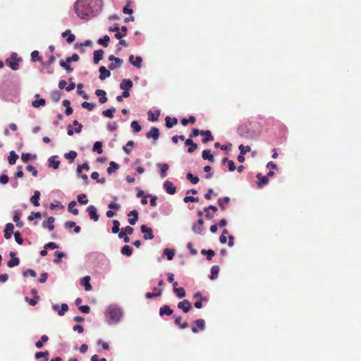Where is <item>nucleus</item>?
Returning <instances> with one entry per match:
<instances>
[{
	"instance_id": "55",
	"label": "nucleus",
	"mask_w": 361,
	"mask_h": 361,
	"mask_svg": "<svg viewBox=\"0 0 361 361\" xmlns=\"http://www.w3.org/2000/svg\"><path fill=\"white\" fill-rule=\"evenodd\" d=\"M56 258L54 259V263L55 264H59L61 262V259L65 256V254L63 252H56Z\"/></svg>"
},
{
	"instance_id": "41",
	"label": "nucleus",
	"mask_w": 361,
	"mask_h": 361,
	"mask_svg": "<svg viewBox=\"0 0 361 361\" xmlns=\"http://www.w3.org/2000/svg\"><path fill=\"white\" fill-rule=\"evenodd\" d=\"M158 166H161L160 169V176L162 178H165L166 176V171L169 169V166L167 164H158Z\"/></svg>"
},
{
	"instance_id": "40",
	"label": "nucleus",
	"mask_w": 361,
	"mask_h": 361,
	"mask_svg": "<svg viewBox=\"0 0 361 361\" xmlns=\"http://www.w3.org/2000/svg\"><path fill=\"white\" fill-rule=\"evenodd\" d=\"M75 206H76V202L75 201H71L68 204V212L72 213L73 214L78 215V210L75 208Z\"/></svg>"
},
{
	"instance_id": "42",
	"label": "nucleus",
	"mask_w": 361,
	"mask_h": 361,
	"mask_svg": "<svg viewBox=\"0 0 361 361\" xmlns=\"http://www.w3.org/2000/svg\"><path fill=\"white\" fill-rule=\"evenodd\" d=\"M93 151L96 152L99 154H102V143L99 141L95 142L93 145Z\"/></svg>"
},
{
	"instance_id": "4",
	"label": "nucleus",
	"mask_w": 361,
	"mask_h": 361,
	"mask_svg": "<svg viewBox=\"0 0 361 361\" xmlns=\"http://www.w3.org/2000/svg\"><path fill=\"white\" fill-rule=\"evenodd\" d=\"M205 329V322L202 319H198L193 322L192 331L193 333L196 334L199 331V330H204Z\"/></svg>"
},
{
	"instance_id": "52",
	"label": "nucleus",
	"mask_w": 361,
	"mask_h": 361,
	"mask_svg": "<svg viewBox=\"0 0 361 361\" xmlns=\"http://www.w3.org/2000/svg\"><path fill=\"white\" fill-rule=\"evenodd\" d=\"M186 178L192 184H197L199 182V178L197 176H194L191 173H188Z\"/></svg>"
},
{
	"instance_id": "44",
	"label": "nucleus",
	"mask_w": 361,
	"mask_h": 361,
	"mask_svg": "<svg viewBox=\"0 0 361 361\" xmlns=\"http://www.w3.org/2000/svg\"><path fill=\"white\" fill-rule=\"evenodd\" d=\"M201 253H202V255H207V259L208 260H212V258L214 257V256L215 255V252H214V250H202L201 251Z\"/></svg>"
},
{
	"instance_id": "61",
	"label": "nucleus",
	"mask_w": 361,
	"mask_h": 361,
	"mask_svg": "<svg viewBox=\"0 0 361 361\" xmlns=\"http://www.w3.org/2000/svg\"><path fill=\"white\" fill-rule=\"evenodd\" d=\"M238 148L240 150V153L243 155L249 152L251 149L250 146H245L243 145H240Z\"/></svg>"
},
{
	"instance_id": "27",
	"label": "nucleus",
	"mask_w": 361,
	"mask_h": 361,
	"mask_svg": "<svg viewBox=\"0 0 361 361\" xmlns=\"http://www.w3.org/2000/svg\"><path fill=\"white\" fill-rule=\"evenodd\" d=\"M114 63H111L109 65V68L111 70H114L117 68H119L123 63V59L116 57V59L113 61Z\"/></svg>"
},
{
	"instance_id": "26",
	"label": "nucleus",
	"mask_w": 361,
	"mask_h": 361,
	"mask_svg": "<svg viewBox=\"0 0 361 361\" xmlns=\"http://www.w3.org/2000/svg\"><path fill=\"white\" fill-rule=\"evenodd\" d=\"M39 197H40V192L38 190H35L34 192V195L30 198V202L32 204H33L34 206L38 207L39 206Z\"/></svg>"
},
{
	"instance_id": "8",
	"label": "nucleus",
	"mask_w": 361,
	"mask_h": 361,
	"mask_svg": "<svg viewBox=\"0 0 361 361\" xmlns=\"http://www.w3.org/2000/svg\"><path fill=\"white\" fill-rule=\"evenodd\" d=\"M146 137L148 139L153 138L157 140L159 137V130L157 127H152L149 132L147 133Z\"/></svg>"
},
{
	"instance_id": "53",
	"label": "nucleus",
	"mask_w": 361,
	"mask_h": 361,
	"mask_svg": "<svg viewBox=\"0 0 361 361\" xmlns=\"http://www.w3.org/2000/svg\"><path fill=\"white\" fill-rule=\"evenodd\" d=\"M81 106L84 109H88L89 111H92L95 108L96 104L87 102H84L82 103Z\"/></svg>"
},
{
	"instance_id": "1",
	"label": "nucleus",
	"mask_w": 361,
	"mask_h": 361,
	"mask_svg": "<svg viewBox=\"0 0 361 361\" xmlns=\"http://www.w3.org/2000/svg\"><path fill=\"white\" fill-rule=\"evenodd\" d=\"M102 0H77L74 11L77 16L83 20L95 16L102 9Z\"/></svg>"
},
{
	"instance_id": "9",
	"label": "nucleus",
	"mask_w": 361,
	"mask_h": 361,
	"mask_svg": "<svg viewBox=\"0 0 361 361\" xmlns=\"http://www.w3.org/2000/svg\"><path fill=\"white\" fill-rule=\"evenodd\" d=\"M178 282H173V290L176 295L179 298H183L185 296V291L183 287L177 288Z\"/></svg>"
},
{
	"instance_id": "13",
	"label": "nucleus",
	"mask_w": 361,
	"mask_h": 361,
	"mask_svg": "<svg viewBox=\"0 0 361 361\" xmlns=\"http://www.w3.org/2000/svg\"><path fill=\"white\" fill-rule=\"evenodd\" d=\"M15 252H11L10 256L11 259L7 262V266L10 268L16 267L19 264L20 260L18 257H15Z\"/></svg>"
},
{
	"instance_id": "7",
	"label": "nucleus",
	"mask_w": 361,
	"mask_h": 361,
	"mask_svg": "<svg viewBox=\"0 0 361 361\" xmlns=\"http://www.w3.org/2000/svg\"><path fill=\"white\" fill-rule=\"evenodd\" d=\"M178 307L183 310V312H188L192 308L191 303L188 300H184L178 304Z\"/></svg>"
},
{
	"instance_id": "30",
	"label": "nucleus",
	"mask_w": 361,
	"mask_h": 361,
	"mask_svg": "<svg viewBox=\"0 0 361 361\" xmlns=\"http://www.w3.org/2000/svg\"><path fill=\"white\" fill-rule=\"evenodd\" d=\"M166 121V126L168 128H172L173 126L176 125L178 123V120L176 118H171L169 116H166L165 118Z\"/></svg>"
},
{
	"instance_id": "49",
	"label": "nucleus",
	"mask_w": 361,
	"mask_h": 361,
	"mask_svg": "<svg viewBox=\"0 0 361 361\" xmlns=\"http://www.w3.org/2000/svg\"><path fill=\"white\" fill-rule=\"evenodd\" d=\"M116 111V109L112 107L102 111L103 116L112 118L114 117V113Z\"/></svg>"
},
{
	"instance_id": "6",
	"label": "nucleus",
	"mask_w": 361,
	"mask_h": 361,
	"mask_svg": "<svg viewBox=\"0 0 361 361\" xmlns=\"http://www.w3.org/2000/svg\"><path fill=\"white\" fill-rule=\"evenodd\" d=\"M87 211L89 214L90 218L92 219L94 221H98L99 215L97 214V208L93 205H90Z\"/></svg>"
},
{
	"instance_id": "60",
	"label": "nucleus",
	"mask_w": 361,
	"mask_h": 361,
	"mask_svg": "<svg viewBox=\"0 0 361 361\" xmlns=\"http://www.w3.org/2000/svg\"><path fill=\"white\" fill-rule=\"evenodd\" d=\"M119 226H120L119 221L118 220H114L113 221L112 233H118L120 230Z\"/></svg>"
},
{
	"instance_id": "32",
	"label": "nucleus",
	"mask_w": 361,
	"mask_h": 361,
	"mask_svg": "<svg viewBox=\"0 0 361 361\" xmlns=\"http://www.w3.org/2000/svg\"><path fill=\"white\" fill-rule=\"evenodd\" d=\"M21 214L18 211H15L13 216V221L16 222V226L19 228H21L23 226V222L20 221Z\"/></svg>"
},
{
	"instance_id": "46",
	"label": "nucleus",
	"mask_w": 361,
	"mask_h": 361,
	"mask_svg": "<svg viewBox=\"0 0 361 361\" xmlns=\"http://www.w3.org/2000/svg\"><path fill=\"white\" fill-rule=\"evenodd\" d=\"M82 87H83V85L82 83L78 84V85H77L78 94L79 95H80L83 99H87L89 98V97L83 90H82Z\"/></svg>"
},
{
	"instance_id": "28",
	"label": "nucleus",
	"mask_w": 361,
	"mask_h": 361,
	"mask_svg": "<svg viewBox=\"0 0 361 361\" xmlns=\"http://www.w3.org/2000/svg\"><path fill=\"white\" fill-rule=\"evenodd\" d=\"M229 202H230V198L228 197H221L218 200V204L222 210H225V209L226 208V206L229 203Z\"/></svg>"
},
{
	"instance_id": "20",
	"label": "nucleus",
	"mask_w": 361,
	"mask_h": 361,
	"mask_svg": "<svg viewBox=\"0 0 361 361\" xmlns=\"http://www.w3.org/2000/svg\"><path fill=\"white\" fill-rule=\"evenodd\" d=\"M99 79L101 80H105L111 75V73L104 66H101L99 69Z\"/></svg>"
},
{
	"instance_id": "64",
	"label": "nucleus",
	"mask_w": 361,
	"mask_h": 361,
	"mask_svg": "<svg viewBox=\"0 0 361 361\" xmlns=\"http://www.w3.org/2000/svg\"><path fill=\"white\" fill-rule=\"evenodd\" d=\"M14 237H15V240L16 241V243L19 245H22L23 243V239L21 236V234L19 231H16L15 233H14Z\"/></svg>"
},
{
	"instance_id": "22",
	"label": "nucleus",
	"mask_w": 361,
	"mask_h": 361,
	"mask_svg": "<svg viewBox=\"0 0 361 361\" xmlns=\"http://www.w3.org/2000/svg\"><path fill=\"white\" fill-rule=\"evenodd\" d=\"M90 277L89 276H86L83 277L81 280V285L85 287V290L86 291H90L92 290V285L90 284Z\"/></svg>"
},
{
	"instance_id": "62",
	"label": "nucleus",
	"mask_w": 361,
	"mask_h": 361,
	"mask_svg": "<svg viewBox=\"0 0 361 361\" xmlns=\"http://www.w3.org/2000/svg\"><path fill=\"white\" fill-rule=\"evenodd\" d=\"M60 310H58V314L60 316L64 315L65 312L68 311V306L66 303H63L60 307Z\"/></svg>"
},
{
	"instance_id": "38",
	"label": "nucleus",
	"mask_w": 361,
	"mask_h": 361,
	"mask_svg": "<svg viewBox=\"0 0 361 361\" xmlns=\"http://www.w3.org/2000/svg\"><path fill=\"white\" fill-rule=\"evenodd\" d=\"M160 115L159 111H156L153 112L152 111H149L148 116H149V120L151 121H156L158 120V118Z\"/></svg>"
},
{
	"instance_id": "23",
	"label": "nucleus",
	"mask_w": 361,
	"mask_h": 361,
	"mask_svg": "<svg viewBox=\"0 0 361 361\" xmlns=\"http://www.w3.org/2000/svg\"><path fill=\"white\" fill-rule=\"evenodd\" d=\"M173 310L169 305H164L159 309V314L160 316L166 315H171L173 314Z\"/></svg>"
},
{
	"instance_id": "24",
	"label": "nucleus",
	"mask_w": 361,
	"mask_h": 361,
	"mask_svg": "<svg viewBox=\"0 0 361 361\" xmlns=\"http://www.w3.org/2000/svg\"><path fill=\"white\" fill-rule=\"evenodd\" d=\"M62 37L66 38V42L69 44L75 41V37L73 34L71 33L70 30H66L65 32L62 33Z\"/></svg>"
},
{
	"instance_id": "25",
	"label": "nucleus",
	"mask_w": 361,
	"mask_h": 361,
	"mask_svg": "<svg viewBox=\"0 0 361 361\" xmlns=\"http://www.w3.org/2000/svg\"><path fill=\"white\" fill-rule=\"evenodd\" d=\"M104 56V51L102 49L96 50L94 51V63L97 64Z\"/></svg>"
},
{
	"instance_id": "21",
	"label": "nucleus",
	"mask_w": 361,
	"mask_h": 361,
	"mask_svg": "<svg viewBox=\"0 0 361 361\" xmlns=\"http://www.w3.org/2000/svg\"><path fill=\"white\" fill-rule=\"evenodd\" d=\"M54 220L55 219L53 216L49 217L47 221H44L42 223V226L44 228H48V229L49 231H53L54 228Z\"/></svg>"
},
{
	"instance_id": "17",
	"label": "nucleus",
	"mask_w": 361,
	"mask_h": 361,
	"mask_svg": "<svg viewBox=\"0 0 361 361\" xmlns=\"http://www.w3.org/2000/svg\"><path fill=\"white\" fill-rule=\"evenodd\" d=\"M133 82L130 79H123L121 84L120 88L123 90H129L133 87Z\"/></svg>"
},
{
	"instance_id": "5",
	"label": "nucleus",
	"mask_w": 361,
	"mask_h": 361,
	"mask_svg": "<svg viewBox=\"0 0 361 361\" xmlns=\"http://www.w3.org/2000/svg\"><path fill=\"white\" fill-rule=\"evenodd\" d=\"M141 232L144 234L145 240H152L154 235L152 233V229L147 227L146 225H142L140 227Z\"/></svg>"
},
{
	"instance_id": "2",
	"label": "nucleus",
	"mask_w": 361,
	"mask_h": 361,
	"mask_svg": "<svg viewBox=\"0 0 361 361\" xmlns=\"http://www.w3.org/2000/svg\"><path fill=\"white\" fill-rule=\"evenodd\" d=\"M122 316L121 308L116 305H110L106 312V317L109 324L118 322Z\"/></svg>"
},
{
	"instance_id": "57",
	"label": "nucleus",
	"mask_w": 361,
	"mask_h": 361,
	"mask_svg": "<svg viewBox=\"0 0 361 361\" xmlns=\"http://www.w3.org/2000/svg\"><path fill=\"white\" fill-rule=\"evenodd\" d=\"M134 142L133 140H130L127 142L126 145L123 147V151L127 154H129L131 152V149L130 148L133 147Z\"/></svg>"
},
{
	"instance_id": "50",
	"label": "nucleus",
	"mask_w": 361,
	"mask_h": 361,
	"mask_svg": "<svg viewBox=\"0 0 361 361\" xmlns=\"http://www.w3.org/2000/svg\"><path fill=\"white\" fill-rule=\"evenodd\" d=\"M66 159H69L71 162L75 159L77 157V152L75 151H70L68 153L64 154Z\"/></svg>"
},
{
	"instance_id": "29",
	"label": "nucleus",
	"mask_w": 361,
	"mask_h": 361,
	"mask_svg": "<svg viewBox=\"0 0 361 361\" xmlns=\"http://www.w3.org/2000/svg\"><path fill=\"white\" fill-rule=\"evenodd\" d=\"M56 156H52L49 157L48 161H49V166L53 167L54 169H56L59 168L60 161L59 160H56Z\"/></svg>"
},
{
	"instance_id": "48",
	"label": "nucleus",
	"mask_w": 361,
	"mask_h": 361,
	"mask_svg": "<svg viewBox=\"0 0 361 361\" xmlns=\"http://www.w3.org/2000/svg\"><path fill=\"white\" fill-rule=\"evenodd\" d=\"M164 254L166 256L168 260H172L174 257L175 252L173 250L165 248L164 250Z\"/></svg>"
},
{
	"instance_id": "33",
	"label": "nucleus",
	"mask_w": 361,
	"mask_h": 361,
	"mask_svg": "<svg viewBox=\"0 0 361 361\" xmlns=\"http://www.w3.org/2000/svg\"><path fill=\"white\" fill-rule=\"evenodd\" d=\"M18 159V155L14 151H11L9 153V156L8 157V161L9 164H11V165L15 164Z\"/></svg>"
},
{
	"instance_id": "43",
	"label": "nucleus",
	"mask_w": 361,
	"mask_h": 361,
	"mask_svg": "<svg viewBox=\"0 0 361 361\" xmlns=\"http://www.w3.org/2000/svg\"><path fill=\"white\" fill-rule=\"evenodd\" d=\"M121 252L123 255L130 256L133 254V250L129 245H125L121 248Z\"/></svg>"
},
{
	"instance_id": "12",
	"label": "nucleus",
	"mask_w": 361,
	"mask_h": 361,
	"mask_svg": "<svg viewBox=\"0 0 361 361\" xmlns=\"http://www.w3.org/2000/svg\"><path fill=\"white\" fill-rule=\"evenodd\" d=\"M14 226L11 223H8L6 225L5 229H4V237L6 239H10L11 238L12 233L13 232Z\"/></svg>"
},
{
	"instance_id": "51",
	"label": "nucleus",
	"mask_w": 361,
	"mask_h": 361,
	"mask_svg": "<svg viewBox=\"0 0 361 361\" xmlns=\"http://www.w3.org/2000/svg\"><path fill=\"white\" fill-rule=\"evenodd\" d=\"M130 126L135 133H138L142 129L141 126L139 124L138 121H133L131 123Z\"/></svg>"
},
{
	"instance_id": "45",
	"label": "nucleus",
	"mask_w": 361,
	"mask_h": 361,
	"mask_svg": "<svg viewBox=\"0 0 361 361\" xmlns=\"http://www.w3.org/2000/svg\"><path fill=\"white\" fill-rule=\"evenodd\" d=\"M46 101L44 99H36L32 102V106L35 108H39V106H44Z\"/></svg>"
},
{
	"instance_id": "34",
	"label": "nucleus",
	"mask_w": 361,
	"mask_h": 361,
	"mask_svg": "<svg viewBox=\"0 0 361 361\" xmlns=\"http://www.w3.org/2000/svg\"><path fill=\"white\" fill-rule=\"evenodd\" d=\"M202 159L204 160H208L211 163L214 162V158L212 154L210 153V150H204L202 152Z\"/></svg>"
},
{
	"instance_id": "37",
	"label": "nucleus",
	"mask_w": 361,
	"mask_h": 361,
	"mask_svg": "<svg viewBox=\"0 0 361 361\" xmlns=\"http://www.w3.org/2000/svg\"><path fill=\"white\" fill-rule=\"evenodd\" d=\"M222 162L223 164H228V168L230 171H233L235 170L236 167L233 161L229 160L228 158H224Z\"/></svg>"
},
{
	"instance_id": "39",
	"label": "nucleus",
	"mask_w": 361,
	"mask_h": 361,
	"mask_svg": "<svg viewBox=\"0 0 361 361\" xmlns=\"http://www.w3.org/2000/svg\"><path fill=\"white\" fill-rule=\"evenodd\" d=\"M219 271V267L217 265L212 266L211 268L210 279L214 280L217 278Z\"/></svg>"
},
{
	"instance_id": "35",
	"label": "nucleus",
	"mask_w": 361,
	"mask_h": 361,
	"mask_svg": "<svg viewBox=\"0 0 361 361\" xmlns=\"http://www.w3.org/2000/svg\"><path fill=\"white\" fill-rule=\"evenodd\" d=\"M49 340V337L47 335H43L41 336L39 341L35 343V347L38 349H40L43 347L44 343H47Z\"/></svg>"
},
{
	"instance_id": "36",
	"label": "nucleus",
	"mask_w": 361,
	"mask_h": 361,
	"mask_svg": "<svg viewBox=\"0 0 361 361\" xmlns=\"http://www.w3.org/2000/svg\"><path fill=\"white\" fill-rule=\"evenodd\" d=\"M119 168V165L114 161H111L109 164V166L107 168V172L109 174H111L116 172Z\"/></svg>"
},
{
	"instance_id": "16",
	"label": "nucleus",
	"mask_w": 361,
	"mask_h": 361,
	"mask_svg": "<svg viewBox=\"0 0 361 361\" xmlns=\"http://www.w3.org/2000/svg\"><path fill=\"white\" fill-rule=\"evenodd\" d=\"M257 178L258 179L257 182V186L258 188H262L264 185H267L269 183V178L267 176H264L262 175V173H257Z\"/></svg>"
},
{
	"instance_id": "63",
	"label": "nucleus",
	"mask_w": 361,
	"mask_h": 361,
	"mask_svg": "<svg viewBox=\"0 0 361 361\" xmlns=\"http://www.w3.org/2000/svg\"><path fill=\"white\" fill-rule=\"evenodd\" d=\"M109 42V37L108 35H105L103 38L99 39L98 41L99 44L103 45L105 47H108Z\"/></svg>"
},
{
	"instance_id": "19",
	"label": "nucleus",
	"mask_w": 361,
	"mask_h": 361,
	"mask_svg": "<svg viewBox=\"0 0 361 361\" xmlns=\"http://www.w3.org/2000/svg\"><path fill=\"white\" fill-rule=\"evenodd\" d=\"M185 144L187 146H189V147L188 149V152L189 153H192V152H194L197 149V145L196 143H195L192 141V140L190 139V138L185 140Z\"/></svg>"
},
{
	"instance_id": "15",
	"label": "nucleus",
	"mask_w": 361,
	"mask_h": 361,
	"mask_svg": "<svg viewBox=\"0 0 361 361\" xmlns=\"http://www.w3.org/2000/svg\"><path fill=\"white\" fill-rule=\"evenodd\" d=\"M95 94L99 97V101L101 104H104L107 101L106 92L103 90H97Z\"/></svg>"
},
{
	"instance_id": "56",
	"label": "nucleus",
	"mask_w": 361,
	"mask_h": 361,
	"mask_svg": "<svg viewBox=\"0 0 361 361\" xmlns=\"http://www.w3.org/2000/svg\"><path fill=\"white\" fill-rule=\"evenodd\" d=\"M82 169H85L86 171L90 170V166L87 163H84L82 165H78L77 167V173L80 175L82 172Z\"/></svg>"
},
{
	"instance_id": "18",
	"label": "nucleus",
	"mask_w": 361,
	"mask_h": 361,
	"mask_svg": "<svg viewBox=\"0 0 361 361\" xmlns=\"http://www.w3.org/2000/svg\"><path fill=\"white\" fill-rule=\"evenodd\" d=\"M200 134L204 136V138L202 139V142L204 143L212 141L214 140V137L212 136L211 131L209 130H202Z\"/></svg>"
},
{
	"instance_id": "59",
	"label": "nucleus",
	"mask_w": 361,
	"mask_h": 361,
	"mask_svg": "<svg viewBox=\"0 0 361 361\" xmlns=\"http://www.w3.org/2000/svg\"><path fill=\"white\" fill-rule=\"evenodd\" d=\"M78 201L81 204H86L88 202L86 195L80 194L78 196Z\"/></svg>"
},
{
	"instance_id": "14",
	"label": "nucleus",
	"mask_w": 361,
	"mask_h": 361,
	"mask_svg": "<svg viewBox=\"0 0 361 361\" xmlns=\"http://www.w3.org/2000/svg\"><path fill=\"white\" fill-rule=\"evenodd\" d=\"M129 61L134 66H136L137 68H140L142 59L140 56L135 57L133 55H130L129 56Z\"/></svg>"
},
{
	"instance_id": "47",
	"label": "nucleus",
	"mask_w": 361,
	"mask_h": 361,
	"mask_svg": "<svg viewBox=\"0 0 361 361\" xmlns=\"http://www.w3.org/2000/svg\"><path fill=\"white\" fill-rule=\"evenodd\" d=\"M48 357H49V352L48 351H44V352H37L35 355V359H39L41 357H44V360L45 361H47L48 360Z\"/></svg>"
},
{
	"instance_id": "31",
	"label": "nucleus",
	"mask_w": 361,
	"mask_h": 361,
	"mask_svg": "<svg viewBox=\"0 0 361 361\" xmlns=\"http://www.w3.org/2000/svg\"><path fill=\"white\" fill-rule=\"evenodd\" d=\"M121 30V31L119 30L115 34V37L118 39H121L123 37H125L127 35L128 28L126 26H122Z\"/></svg>"
},
{
	"instance_id": "3",
	"label": "nucleus",
	"mask_w": 361,
	"mask_h": 361,
	"mask_svg": "<svg viewBox=\"0 0 361 361\" xmlns=\"http://www.w3.org/2000/svg\"><path fill=\"white\" fill-rule=\"evenodd\" d=\"M20 59H17V54L13 53L9 59L6 60V63L8 66H9L12 70L16 71L19 68V62Z\"/></svg>"
},
{
	"instance_id": "11",
	"label": "nucleus",
	"mask_w": 361,
	"mask_h": 361,
	"mask_svg": "<svg viewBox=\"0 0 361 361\" xmlns=\"http://www.w3.org/2000/svg\"><path fill=\"white\" fill-rule=\"evenodd\" d=\"M203 224L204 221L202 219H199L197 224H194L192 226V231L196 234H201L203 231Z\"/></svg>"
},
{
	"instance_id": "58",
	"label": "nucleus",
	"mask_w": 361,
	"mask_h": 361,
	"mask_svg": "<svg viewBox=\"0 0 361 361\" xmlns=\"http://www.w3.org/2000/svg\"><path fill=\"white\" fill-rule=\"evenodd\" d=\"M60 66L63 67L68 73H71L73 71V69L71 68V66L68 64V63L64 61L63 60H61L59 61Z\"/></svg>"
},
{
	"instance_id": "54",
	"label": "nucleus",
	"mask_w": 361,
	"mask_h": 361,
	"mask_svg": "<svg viewBox=\"0 0 361 361\" xmlns=\"http://www.w3.org/2000/svg\"><path fill=\"white\" fill-rule=\"evenodd\" d=\"M41 56H39V51L35 50L31 53V60L33 62L41 61Z\"/></svg>"
},
{
	"instance_id": "10",
	"label": "nucleus",
	"mask_w": 361,
	"mask_h": 361,
	"mask_svg": "<svg viewBox=\"0 0 361 361\" xmlns=\"http://www.w3.org/2000/svg\"><path fill=\"white\" fill-rule=\"evenodd\" d=\"M164 188L170 195H173L176 192V188L173 185V183L169 180L164 182Z\"/></svg>"
}]
</instances>
